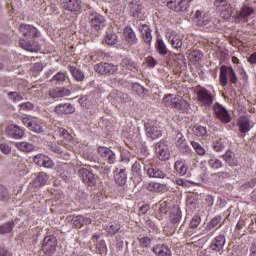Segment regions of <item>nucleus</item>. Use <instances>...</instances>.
I'll use <instances>...</instances> for the list:
<instances>
[{
	"label": "nucleus",
	"mask_w": 256,
	"mask_h": 256,
	"mask_svg": "<svg viewBox=\"0 0 256 256\" xmlns=\"http://www.w3.org/2000/svg\"><path fill=\"white\" fill-rule=\"evenodd\" d=\"M139 161L142 162L143 171L150 179H165V177H167V174L163 170L151 164V161L145 159L143 155L139 156Z\"/></svg>",
	"instance_id": "f257e3e1"
},
{
	"label": "nucleus",
	"mask_w": 256,
	"mask_h": 256,
	"mask_svg": "<svg viewBox=\"0 0 256 256\" xmlns=\"http://www.w3.org/2000/svg\"><path fill=\"white\" fill-rule=\"evenodd\" d=\"M229 81L232 85L238 83L239 78L237 73H235V69H233V66H220L219 83L221 87H227Z\"/></svg>",
	"instance_id": "f03ea898"
},
{
	"label": "nucleus",
	"mask_w": 256,
	"mask_h": 256,
	"mask_svg": "<svg viewBox=\"0 0 256 256\" xmlns=\"http://www.w3.org/2000/svg\"><path fill=\"white\" fill-rule=\"evenodd\" d=\"M105 21V16L98 12L93 10L88 12V23L93 31H96L97 33L103 31V29H105Z\"/></svg>",
	"instance_id": "7ed1b4c3"
},
{
	"label": "nucleus",
	"mask_w": 256,
	"mask_h": 256,
	"mask_svg": "<svg viewBox=\"0 0 256 256\" xmlns=\"http://www.w3.org/2000/svg\"><path fill=\"white\" fill-rule=\"evenodd\" d=\"M196 97L198 103H200L202 107H211L215 101L213 93L205 87L198 88L196 91Z\"/></svg>",
	"instance_id": "20e7f679"
},
{
	"label": "nucleus",
	"mask_w": 256,
	"mask_h": 256,
	"mask_svg": "<svg viewBox=\"0 0 256 256\" xmlns=\"http://www.w3.org/2000/svg\"><path fill=\"white\" fill-rule=\"evenodd\" d=\"M57 237L54 235L46 236L41 245V251L44 255L52 256L57 251Z\"/></svg>",
	"instance_id": "39448f33"
},
{
	"label": "nucleus",
	"mask_w": 256,
	"mask_h": 256,
	"mask_svg": "<svg viewBox=\"0 0 256 256\" xmlns=\"http://www.w3.org/2000/svg\"><path fill=\"white\" fill-rule=\"evenodd\" d=\"M214 7L219 11L222 19L226 21L231 19V4L229 0H215Z\"/></svg>",
	"instance_id": "423d86ee"
},
{
	"label": "nucleus",
	"mask_w": 256,
	"mask_h": 256,
	"mask_svg": "<svg viewBox=\"0 0 256 256\" xmlns=\"http://www.w3.org/2000/svg\"><path fill=\"white\" fill-rule=\"evenodd\" d=\"M225 243H227V230H223L218 236H216L210 243V249L212 251H223V247H225Z\"/></svg>",
	"instance_id": "0eeeda50"
},
{
	"label": "nucleus",
	"mask_w": 256,
	"mask_h": 256,
	"mask_svg": "<svg viewBox=\"0 0 256 256\" xmlns=\"http://www.w3.org/2000/svg\"><path fill=\"white\" fill-rule=\"evenodd\" d=\"M78 176L82 183H85L88 187H95L97 185V179L95 175L87 168H81L78 170Z\"/></svg>",
	"instance_id": "6e6552de"
},
{
	"label": "nucleus",
	"mask_w": 256,
	"mask_h": 256,
	"mask_svg": "<svg viewBox=\"0 0 256 256\" xmlns=\"http://www.w3.org/2000/svg\"><path fill=\"white\" fill-rule=\"evenodd\" d=\"M94 70L99 75H115L117 73V66L107 62H101L94 66Z\"/></svg>",
	"instance_id": "1a4fd4ad"
},
{
	"label": "nucleus",
	"mask_w": 256,
	"mask_h": 256,
	"mask_svg": "<svg viewBox=\"0 0 256 256\" xmlns=\"http://www.w3.org/2000/svg\"><path fill=\"white\" fill-rule=\"evenodd\" d=\"M167 7L175 13H185L189 9V0H170L167 2Z\"/></svg>",
	"instance_id": "9d476101"
},
{
	"label": "nucleus",
	"mask_w": 256,
	"mask_h": 256,
	"mask_svg": "<svg viewBox=\"0 0 256 256\" xmlns=\"http://www.w3.org/2000/svg\"><path fill=\"white\" fill-rule=\"evenodd\" d=\"M213 111L222 123H231V115H229V111H227L223 105L215 103Z\"/></svg>",
	"instance_id": "9b49d317"
},
{
	"label": "nucleus",
	"mask_w": 256,
	"mask_h": 256,
	"mask_svg": "<svg viewBox=\"0 0 256 256\" xmlns=\"http://www.w3.org/2000/svg\"><path fill=\"white\" fill-rule=\"evenodd\" d=\"M19 45L22 49H24V51H29L30 53H37L41 51V45H39V42L34 40L21 38Z\"/></svg>",
	"instance_id": "f8f14e48"
},
{
	"label": "nucleus",
	"mask_w": 256,
	"mask_h": 256,
	"mask_svg": "<svg viewBox=\"0 0 256 256\" xmlns=\"http://www.w3.org/2000/svg\"><path fill=\"white\" fill-rule=\"evenodd\" d=\"M58 135L59 137H62V145L66 149H73V145L75 143V140L73 139V135L69 133L65 128H58Z\"/></svg>",
	"instance_id": "ddd939ff"
},
{
	"label": "nucleus",
	"mask_w": 256,
	"mask_h": 256,
	"mask_svg": "<svg viewBox=\"0 0 256 256\" xmlns=\"http://www.w3.org/2000/svg\"><path fill=\"white\" fill-rule=\"evenodd\" d=\"M68 219H70L73 227L76 229H81L82 227H85V225H91V223H93V220H91L90 217H85L83 215L69 216Z\"/></svg>",
	"instance_id": "4468645a"
},
{
	"label": "nucleus",
	"mask_w": 256,
	"mask_h": 256,
	"mask_svg": "<svg viewBox=\"0 0 256 256\" xmlns=\"http://www.w3.org/2000/svg\"><path fill=\"white\" fill-rule=\"evenodd\" d=\"M56 115H73L75 113V105L71 103H60L54 107Z\"/></svg>",
	"instance_id": "2eb2a0df"
},
{
	"label": "nucleus",
	"mask_w": 256,
	"mask_h": 256,
	"mask_svg": "<svg viewBox=\"0 0 256 256\" xmlns=\"http://www.w3.org/2000/svg\"><path fill=\"white\" fill-rule=\"evenodd\" d=\"M21 35L24 36V39H33L37 37L39 30H37L33 25L21 24L19 27Z\"/></svg>",
	"instance_id": "dca6fc26"
},
{
	"label": "nucleus",
	"mask_w": 256,
	"mask_h": 256,
	"mask_svg": "<svg viewBox=\"0 0 256 256\" xmlns=\"http://www.w3.org/2000/svg\"><path fill=\"white\" fill-rule=\"evenodd\" d=\"M166 38L169 43L172 45L173 49H182L183 47V39L181 36L175 31H169L166 34Z\"/></svg>",
	"instance_id": "f3484780"
},
{
	"label": "nucleus",
	"mask_w": 256,
	"mask_h": 256,
	"mask_svg": "<svg viewBox=\"0 0 256 256\" xmlns=\"http://www.w3.org/2000/svg\"><path fill=\"white\" fill-rule=\"evenodd\" d=\"M97 152L100 154V157H103L104 161H107L110 165L115 163V153L108 147L100 146L97 148Z\"/></svg>",
	"instance_id": "a211bd4d"
},
{
	"label": "nucleus",
	"mask_w": 256,
	"mask_h": 256,
	"mask_svg": "<svg viewBox=\"0 0 256 256\" xmlns=\"http://www.w3.org/2000/svg\"><path fill=\"white\" fill-rule=\"evenodd\" d=\"M155 151L160 161H169V157H171V154L169 153V148L166 146L165 143H157Z\"/></svg>",
	"instance_id": "6ab92c4d"
},
{
	"label": "nucleus",
	"mask_w": 256,
	"mask_h": 256,
	"mask_svg": "<svg viewBox=\"0 0 256 256\" xmlns=\"http://www.w3.org/2000/svg\"><path fill=\"white\" fill-rule=\"evenodd\" d=\"M7 133L9 137H12V139H23L25 130L17 124H11L7 128Z\"/></svg>",
	"instance_id": "aec40b11"
},
{
	"label": "nucleus",
	"mask_w": 256,
	"mask_h": 256,
	"mask_svg": "<svg viewBox=\"0 0 256 256\" xmlns=\"http://www.w3.org/2000/svg\"><path fill=\"white\" fill-rule=\"evenodd\" d=\"M188 171L189 165H187V161H185L184 159L177 160L174 163V173H176V175H179L180 177H185Z\"/></svg>",
	"instance_id": "412c9836"
},
{
	"label": "nucleus",
	"mask_w": 256,
	"mask_h": 256,
	"mask_svg": "<svg viewBox=\"0 0 256 256\" xmlns=\"http://www.w3.org/2000/svg\"><path fill=\"white\" fill-rule=\"evenodd\" d=\"M183 217V214L181 212V208L179 205L172 206L170 212H169V221L172 225H177V223H180L181 219Z\"/></svg>",
	"instance_id": "4be33fe9"
},
{
	"label": "nucleus",
	"mask_w": 256,
	"mask_h": 256,
	"mask_svg": "<svg viewBox=\"0 0 256 256\" xmlns=\"http://www.w3.org/2000/svg\"><path fill=\"white\" fill-rule=\"evenodd\" d=\"M62 7L65 11L77 13V11H81V0H64Z\"/></svg>",
	"instance_id": "5701e85b"
},
{
	"label": "nucleus",
	"mask_w": 256,
	"mask_h": 256,
	"mask_svg": "<svg viewBox=\"0 0 256 256\" xmlns=\"http://www.w3.org/2000/svg\"><path fill=\"white\" fill-rule=\"evenodd\" d=\"M114 181L120 187H123V185H126V183H127V170L117 168L114 171Z\"/></svg>",
	"instance_id": "b1692460"
},
{
	"label": "nucleus",
	"mask_w": 256,
	"mask_h": 256,
	"mask_svg": "<svg viewBox=\"0 0 256 256\" xmlns=\"http://www.w3.org/2000/svg\"><path fill=\"white\" fill-rule=\"evenodd\" d=\"M172 109H175L176 111H187V109H189V102H187L181 96L175 95Z\"/></svg>",
	"instance_id": "393cba45"
},
{
	"label": "nucleus",
	"mask_w": 256,
	"mask_h": 256,
	"mask_svg": "<svg viewBox=\"0 0 256 256\" xmlns=\"http://www.w3.org/2000/svg\"><path fill=\"white\" fill-rule=\"evenodd\" d=\"M222 157L229 167H239V160L237 159V156H235V152L228 150Z\"/></svg>",
	"instance_id": "a878e982"
},
{
	"label": "nucleus",
	"mask_w": 256,
	"mask_h": 256,
	"mask_svg": "<svg viewBox=\"0 0 256 256\" xmlns=\"http://www.w3.org/2000/svg\"><path fill=\"white\" fill-rule=\"evenodd\" d=\"M124 37L126 39V41L130 44V45H137V42L139 41L137 39V34H135V31H133V28L131 26H126L124 28Z\"/></svg>",
	"instance_id": "bb28decb"
},
{
	"label": "nucleus",
	"mask_w": 256,
	"mask_h": 256,
	"mask_svg": "<svg viewBox=\"0 0 256 256\" xmlns=\"http://www.w3.org/2000/svg\"><path fill=\"white\" fill-rule=\"evenodd\" d=\"M152 252L156 256H171V249L165 244H157L152 248Z\"/></svg>",
	"instance_id": "cd10ccee"
},
{
	"label": "nucleus",
	"mask_w": 256,
	"mask_h": 256,
	"mask_svg": "<svg viewBox=\"0 0 256 256\" xmlns=\"http://www.w3.org/2000/svg\"><path fill=\"white\" fill-rule=\"evenodd\" d=\"M238 129L240 133H249L251 131V120L247 116H241L238 120Z\"/></svg>",
	"instance_id": "c85d7f7f"
},
{
	"label": "nucleus",
	"mask_w": 256,
	"mask_h": 256,
	"mask_svg": "<svg viewBox=\"0 0 256 256\" xmlns=\"http://www.w3.org/2000/svg\"><path fill=\"white\" fill-rule=\"evenodd\" d=\"M139 31L142 34L143 40L146 43V45H151V42L153 41V35H151V28L149 27V25H142L139 28Z\"/></svg>",
	"instance_id": "c756f323"
},
{
	"label": "nucleus",
	"mask_w": 256,
	"mask_h": 256,
	"mask_svg": "<svg viewBox=\"0 0 256 256\" xmlns=\"http://www.w3.org/2000/svg\"><path fill=\"white\" fill-rule=\"evenodd\" d=\"M146 128V135L147 137H149V139H159V137H161L162 133L161 130H159V128H157L156 126H153L151 124H146L145 125Z\"/></svg>",
	"instance_id": "7c9ffc66"
},
{
	"label": "nucleus",
	"mask_w": 256,
	"mask_h": 256,
	"mask_svg": "<svg viewBox=\"0 0 256 256\" xmlns=\"http://www.w3.org/2000/svg\"><path fill=\"white\" fill-rule=\"evenodd\" d=\"M120 65L123 67V69H127L128 71L135 72L138 69L137 62L133 61V59L129 57L123 58Z\"/></svg>",
	"instance_id": "2f4dec72"
},
{
	"label": "nucleus",
	"mask_w": 256,
	"mask_h": 256,
	"mask_svg": "<svg viewBox=\"0 0 256 256\" xmlns=\"http://www.w3.org/2000/svg\"><path fill=\"white\" fill-rule=\"evenodd\" d=\"M255 13V8L253 6H249L248 4L243 5L240 8V12L238 14L239 19H247L251 17Z\"/></svg>",
	"instance_id": "473e14b6"
},
{
	"label": "nucleus",
	"mask_w": 256,
	"mask_h": 256,
	"mask_svg": "<svg viewBox=\"0 0 256 256\" xmlns=\"http://www.w3.org/2000/svg\"><path fill=\"white\" fill-rule=\"evenodd\" d=\"M106 233L111 237H115L119 231H121V224L119 222H110L105 227Z\"/></svg>",
	"instance_id": "72a5a7b5"
},
{
	"label": "nucleus",
	"mask_w": 256,
	"mask_h": 256,
	"mask_svg": "<svg viewBox=\"0 0 256 256\" xmlns=\"http://www.w3.org/2000/svg\"><path fill=\"white\" fill-rule=\"evenodd\" d=\"M221 219H222L221 215L214 216L206 225V228L205 230H203L202 235H207L209 231H213V229H215V227H217V225L221 223Z\"/></svg>",
	"instance_id": "f704fd0d"
},
{
	"label": "nucleus",
	"mask_w": 256,
	"mask_h": 256,
	"mask_svg": "<svg viewBox=\"0 0 256 256\" xmlns=\"http://www.w3.org/2000/svg\"><path fill=\"white\" fill-rule=\"evenodd\" d=\"M68 70L70 71L72 77H74L76 81L78 82L85 81V73H83V71L79 70L77 67L69 66Z\"/></svg>",
	"instance_id": "c9c22d12"
},
{
	"label": "nucleus",
	"mask_w": 256,
	"mask_h": 256,
	"mask_svg": "<svg viewBox=\"0 0 256 256\" xmlns=\"http://www.w3.org/2000/svg\"><path fill=\"white\" fill-rule=\"evenodd\" d=\"M104 41L106 43V45H116L117 41H119V36H117V33L111 31V30H108L106 32V35L104 37Z\"/></svg>",
	"instance_id": "e433bc0d"
},
{
	"label": "nucleus",
	"mask_w": 256,
	"mask_h": 256,
	"mask_svg": "<svg viewBox=\"0 0 256 256\" xmlns=\"http://www.w3.org/2000/svg\"><path fill=\"white\" fill-rule=\"evenodd\" d=\"M226 146H227V139H225V138L216 137L213 140L212 147H213L214 151H217V153L223 151L224 147H226Z\"/></svg>",
	"instance_id": "4c0bfd02"
},
{
	"label": "nucleus",
	"mask_w": 256,
	"mask_h": 256,
	"mask_svg": "<svg viewBox=\"0 0 256 256\" xmlns=\"http://www.w3.org/2000/svg\"><path fill=\"white\" fill-rule=\"evenodd\" d=\"M166 187L167 185L158 182H150L146 185L147 191H151L153 193H159L163 191V189H165Z\"/></svg>",
	"instance_id": "58836bf2"
},
{
	"label": "nucleus",
	"mask_w": 256,
	"mask_h": 256,
	"mask_svg": "<svg viewBox=\"0 0 256 256\" xmlns=\"http://www.w3.org/2000/svg\"><path fill=\"white\" fill-rule=\"evenodd\" d=\"M132 175L138 177V182L143 181V170L141 169V163L134 162L131 168Z\"/></svg>",
	"instance_id": "ea45409f"
},
{
	"label": "nucleus",
	"mask_w": 256,
	"mask_h": 256,
	"mask_svg": "<svg viewBox=\"0 0 256 256\" xmlns=\"http://www.w3.org/2000/svg\"><path fill=\"white\" fill-rule=\"evenodd\" d=\"M155 47L159 55L165 56L167 55V53H169V49H167V45H165V42L161 38H157Z\"/></svg>",
	"instance_id": "a19ab883"
},
{
	"label": "nucleus",
	"mask_w": 256,
	"mask_h": 256,
	"mask_svg": "<svg viewBox=\"0 0 256 256\" xmlns=\"http://www.w3.org/2000/svg\"><path fill=\"white\" fill-rule=\"evenodd\" d=\"M48 181H49V176H47V173L40 172L35 178L34 183L38 185V187H44V185H47Z\"/></svg>",
	"instance_id": "79ce46f5"
},
{
	"label": "nucleus",
	"mask_w": 256,
	"mask_h": 256,
	"mask_svg": "<svg viewBox=\"0 0 256 256\" xmlns=\"http://www.w3.org/2000/svg\"><path fill=\"white\" fill-rule=\"evenodd\" d=\"M28 129L29 131H32V133H43V126H41V122H39V120L32 119Z\"/></svg>",
	"instance_id": "37998d69"
},
{
	"label": "nucleus",
	"mask_w": 256,
	"mask_h": 256,
	"mask_svg": "<svg viewBox=\"0 0 256 256\" xmlns=\"http://www.w3.org/2000/svg\"><path fill=\"white\" fill-rule=\"evenodd\" d=\"M189 59L193 63H199L203 59V52L201 50H192L189 54Z\"/></svg>",
	"instance_id": "c03bdc74"
},
{
	"label": "nucleus",
	"mask_w": 256,
	"mask_h": 256,
	"mask_svg": "<svg viewBox=\"0 0 256 256\" xmlns=\"http://www.w3.org/2000/svg\"><path fill=\"white\" fill-rule=\"evenodd\" d=\"M192 132L196 137H205V135H207V128L205 126L196 125L192 128Z\"/></svg>",
	"instance_id": "a18cd8bd"
},
{
	"label": "nucleus",
	"mask_w": 256,
	"mask_h": 256,
	"mask_svg": "<svg viewBox=\"0 0 256 256\" xmlns=\"http://www.w3.org/2000/svg\"><path fill=\"white\" fill-rule=\"evenodd\" d=\"M208 166L210 169H221L223 167V162L217 157H213L208 161Z\"/></svg>",
	"instance_id": "49530a36"
},
{
	"label": "nucleus",
	"mask_w": 256,
	"mask_h": 256,
	"mask_svg": "<svg viewBox=\"0 0 256 256\" xmlns=\"http://www.w3.org/2000/svg\"><path fill=\"white\" fill-rule=\"evenodd\" d=\"M173 61H175L177 67L179 69H183L185 67V55L179 53V54H174L173 55Z\"/></svg>",
	"instance_id": "de8ad7c7"
},
{
	"label": "nucleus",
	"mask_w": 256,
	"mask_h": 256,
	"mask_svg": "<svg viewBox=\"0 0 256 256\" xmlns=\"http://www.w3.org/2000/svg\"><path fill=\"white\" fill-rule=\"evenodd\" d=\"M18 149L26 153H31V151H35V146L28 142H20L18 143Z\"/></svg>",
	"instance_id": "09e8293b"
},
{
	"label": "nucleus",
	"mask_w": 256,
	"mask_h": 256,
	"mask_svg": "<svg viewBox=\"0 0 256 256\" xmlns=\"http://www.w3.org/2000/svg\"><path fill=\"white\" fill-rule=\"evenodd\" d=\"M11 199V193L7 187L0 185V201H9Z\"/></svg>",
	"instance_id": "8fccbe9b"
},
{
	"label": "nucleus",
	"mask_w": 256,
	"mask_h": 256,
	"mask_svg": "<svg viewBox=\"0 0 256 256\" xmlns=\"http://www.w3.org/2000/svg\"><path fill=\"white\" fill-rule=\"evenodd\" d=\"M162 103L163 105H165V107H170V109H173V105L175 103V95L173 94L166 95L163 98Z\"/></svg>",
	"instance_id": "3c124183"
},
{
	"label": "nucleus",
	"mask_w": 256,
	"mask_h": 256,
	"mask_svg": "<svg viewBox=\"0 0 256 256\" xmlns=\"http://www.w3.org/2000/svg\"><path fill=\"white\" fill-rule=\"evenodd\" d=\"M169 211V208L167 207V202H162L159 205L158 209V220L161 221L163 219L164 215H167V212Z\"/></svg>",
	"instance_id": "603ef678"
},
{
	"label": "nucleus",
	"mask_w": 256,
	"mask_h": 256,
	"mask_svg": "<svg viewBox=\"0 0 256 256\" xmlns=\"http://www.w3.org/2000/svg\"><path fill=\"white\" fill-rule=\"evenodd\" d=\"M14 227H15V223L13 222H7L6 224L1 225L0 235H5V233H11Z\"/></svg>",
	"instance_id": "864d4df0"
},
{
	"label": "nucleus",
	"mask_w": 256,
	"mask_h": 256,
	"mask_svg": "<svg viewBox=\"0 0 256 256\" xmlns=\"http://www.w3.org/2000/svg\"><path fill=\"white\" fill-rule=\"evenodd\" d=\"M51 83H65L67 76L63 72H58L50 79Z\"/></svg>",
	"instance_id": "5fc2aeb1"
},
{
	"label": "nucleus",
	"mask_w": 256,
	"mask_h": 256,
	"mask_svg": "<svg viewBox=\"0 0 256 256\" xmlns=\"http://www.w3.org/2000/svg\"><path fill=\"white\" fill-rule=\"evenodd\" d=\"M191 145L194 149V151L197 153V155L203 156L207 151H205V148L199 144V142L192 141Z\"/></svg>",
	"instance_id": "6e6d98bb"
},
{
	"label": "nucleus",
	"mask_w": 256,
	"mask_h": 256,
	"mask_svg": "<svg viewBox=\"0 0 256 256\" xmlns=\"http://www.w3.org/2000/svg\"><path fill=\"white\" fill-rule=\"evenodd\" d=\"M132 90L134 91V93H137V95H139L140 97L145 95V87H143L141 84L139 83H133L132 84Z\"/></svg>",
	"instance_id": "4d7b16f0"
},
{
	"label": "nucleus",
	"mask_w": 256,
	"mask_h": 256,
	"mask_svg": "<svg viewBox=\"0 0 256 256\" xmlns=\"http://www.w3.org/2000/svg\"><path fill=\"white\" fill-rule=\"evenodd\" d=\"M237 71H238V74L240 75L241 80L244 83H248L249 82V75L247 74V71H245V68H243V66H238Z\"/></svg>",
	"instance_id": "13d9d810"
},
{
	"label": "nucleus",
	"mask_w": 256,
	"mask_h": 256,
	"mask_svg": "<svg viewBox=\"0 0 256 256\" xmlns=\"http://www.w3.org/2000/svg\"><path fill=\"white\" fill-rule=\"evenodd\" d=\"M201 223V216L194 215L189 223L190 229H197Z\"/></svg>",
	"instance_id": "bf43d9fd"
},
{
	"label": "nucleus",
	"mask_w": 256,
	"mask_h": 256,
	"mask_svg": "<svg viewBox=\"0 0 256 256\" xmlns=\"http://www.w3.org/2000/svg\"><path fill=\"white\" fill-rule=\"evenodd\" d=\"M138 241L142 249H149V247H151L152 241H151V238L149 237H142Z\"/></svg>",
	"instance_id": "052dcab7"
},
{
	"label": "nucleus",
	"mask_w": 256,
	"mask_h": 256,
	"mask_svg": "<svg viewBox=\"0 0 256 256\" xmlns=\"http://www.w3.org/2000/svg\"><path fill=\"white\" fill-rule=\"evenodd\" d=\"M177 149L178 151H180V153H183L184 155H187V153H191V147H189V144H187V140L177 146Z\"/></svg>",
	"instance_id": "680f3d73"
},
{
	"label": "nucleus",
	"mask_w": 256,
	"mask_h": 256,
	"mask_svg": "<svg viewBox=\"0 0 256 256\" xmlns=\"http://www.w3.org/2000/svg\"><path fill=\"white\" fill-rule=\"evenodd\" d=\"M54 166L55 163H53V160H51L49 156H45L41 167H45V169H53Z\"/></svg>",
	"instance_id": "e2e57ef3"
},
{
	"label": "nucleus",
	"mask_w": 256,
	"mask_h": 256,
	"mask_svg": "<svg viewBox=\"0 0 256 256\" xmlns=\"http://www.w3.org/2000/svg\"><path fill=\"white\" fill-rule=\"evenodd\" d=\"M256 185V178L251 179L247 182H245L244 184L241 185V189L242 191H245L247 189H253V187H255Z\"/></svg>",
	"instance_id": "0e129e2a"
},
{
	"label": "nucleus",
	"mask_w": 256,
	"mask_h": 256,
	"mask_svg": "<svg viewBox=\"0 0 256 256\" xmlns=\"http://www.w3.org/2000/svg\"><path fill=\"white\" fill-rule=\"evenodd\" d=\"M20 109H22V111H33V109H35V104L31 102H24L20 104Z\"/></svg>",
	"instance_id": "69168bd1"
},
{
	"label": "nucleus",
	"mask_w": 256,
	"mask_h": 256,
	"mask_svg": "<svg viewBox=\"0 0 256 256\" xmlns=\"http://www.w3.org/2000/svg\"><path fill=\"white\" fill-rule=\"evenodd\" d=\"M46 155L44 154H38L34 157L33 161L35 165H38V167H41L43 165V161L45 160Z\"/></svg>",
	"instance_id": "338daca9"
},
{
	"label": "nucleus",
	"mask_w": 256,
	"mask_h": 256,
	"mask_svg": "<svg viewBox=\"0 0 256 256\" xmlns=\"http://www.w3.org/2000/svg\"><path fill=\"white\" fill-rule=\"evenodd\" d=\"M58 91L60 93V98L61 97H69V95H71V89H69V88L59 87Z\"/></svg>",
	"instance_id": "774afa93"
}]
</instances>
